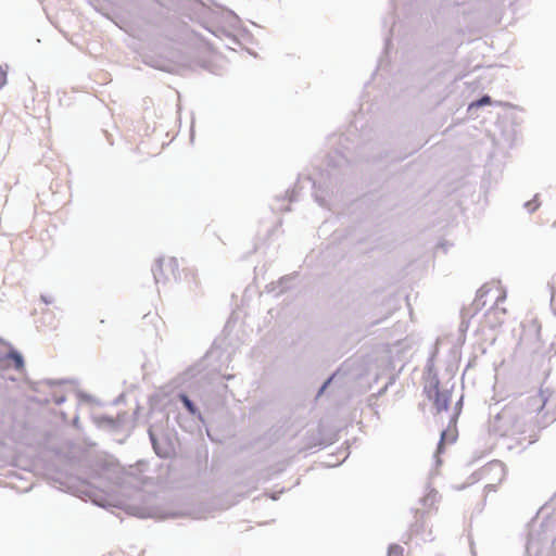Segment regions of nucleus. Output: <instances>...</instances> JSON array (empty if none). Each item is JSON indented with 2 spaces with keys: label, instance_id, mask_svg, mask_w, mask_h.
<instances>
[{
  "label": "nucleus",
  "instance_id": "a211bd4d",
  "mask_svg": "<svg viewBox=\"0 0 556 556\" xmlns=\"http://www.w3.org/2000/svg\"><path fill=\"white\" fill-rule=\"evenodd\" d=\"M333 377H334V375H331L329 378H327V379L323 382V384H321V386L319 387V389H318V392H317V395H316L317 397H318V396H320V395H321V394L327 390V388H328V387L330 386V383L332 382Z\"/></svg>",
  "mask_w": 556,
  "mask_h": 556
},
{
  "label": "nucleus",
  "instance_id": "7ed1b4c3",
  "mask_svg": "<svg viewBox=\"0 0 556 556\" xmlns=\"http://www.w3.org/2000/svg\"><path fill=\"white\" fill-rule=\"evenodd\" d=\"M463 404H464V395H462L455 403L454 412L450 418L447 428L442 430V432H441V438H440V441L437 446L438 452H442L444 450L445 442L453 443L456 441V439H457L456 425H457L458 417L463 409Z\"/></svg>",
  "mask_w": 556,
  "mask_h": 556
},
{
  "label": "nucleus",
  "instance_id": "6ab92c4d",
  "mask_svg": "<svg viewBox=\"0 0 556 556\" xmlns=\"http://www.w3.org/2000/svg\"><path fill=\"white\" fill-rule=\"evenodd\" d=\"M491 103V98L489 96H483L481 99H479L478 101L471 103L470 106H477V108H480L482 105H486V104H490Z\"/></svg>",
  "mask_w": 556,
  "mask_h": 556
},
{
  "label": "nucleus",
  "instance_id": "5701e85b",
  "mask_svg": "<svg viewBox=\"0 0 556 556\" xmlns=\"http://www.w3.org/2000/svg\"><path fill=\"white\" fill-rule=\"evenodd\" d=\"M479 307H477L475 309V312H471L469 308H466L464 307L462 311H460V314L463 312H465V318L468 319L470 321V318L478 312Z\"/></svg>",
  "mask_w": 556,
  "mask_h": 556
},
{
  "label": "nucleus",
  "instance_id": "cd10ccee",
  "mask_svg": "<svg viewBox=\"0 0 556 556\" xmlns=\"http://www.w3.org/2000/svg\"><path fill=\"white\" fill-rule=\"evenodd\" d=\"M64 401H65V399L62 396V397L56 399V400H55V403H56L58 405H60V404H62Z\"/></svg>",
  "mask_w": 556,
  "mask_h": 556
},
{
  "label": "nucleus",
  "instance_id": "9b49d317",
  "mask_svg": "<svg viewBox=\"0 0 556 556\" xmlns=\"http://www.w3.org/2000/svg\"><path fill=\"white\" fill-rule=\"evenodd\" d=\"M178 399L190 415L197 417L201 422L204 424L202 413L200 412L195 403L189 397L188 394H186L185 392H180L178 393Z\"/></svg>",
  "mask_w": 556,
  "mask_h": 556
},
{
  "label": "nucleus",
  "instance_id": "f3484780",
  "mask_svg": "<svg viewBox=\"0 0 556 556\" xmlns=\"http://www.w3.org/2000/svg\"><path fill=\"white\" fill-rule=\"evenodd\" d=\"M404 548L399 544H390L387 556H403Z\"/></svg>",
  "mask_w": 556,
  "mask_h": 556
},
{
  "label": "nucleus",
  "instance_id": "f8f14e48",
  "mask_svg": "<svg viewBox=\"0 0 556 556\" xmlns=\"http://www.w3.org/2000/svg\"><path fill=\"white\" fill-rule=\"evenodd\" d=\"M5 358L13 362L14 368L16 370H22L25 366L24 356L22 355L21 352H18L16 349L12 346L7 353Z\"/></svg>",
  "mask_w": 556,
  "mask_h": 556
},
{
  "label": "nucleus",
  "instance_id": "1a4fd4ad",
  "mask_svg": "<svg viewBox=\"0 0 556 556\" xmlns=\"http://www.w3.org/2000/svg\"><path fill=\"white\" fill-rule=\"evenodd\" d=\"M67 490L73 493L74 495L84 498V500H90L96 505L105 507V502L99 501L96 497H93V490L89 483L80 482L77 486H67Z\"/></svg>",
  "mask_w": 556,
  "mask_h": 556
},
{
  "label": "nucleus",
  "instance_id": "2eb2a0df",
  "mask_svg": "<svg viewBox=\"0 0 556 556\" xmlns=\"http://www.w3.org/2000/svg\"><path fill=\"white\" fill-rule=\"evenodd\" d=\"M438 492L435 490H431L427 495L420 498V502L424 506H432L435 502Z\"/></svg>",
  "mask_w": 556,
  "mask_h": 556
},
{
  "label": "nucleus",
  "instance_id": "20e7f679",
  "mask_svg": "<svg viewBox=\"0 0 556 556\" xmlns=\"http://www.w3.org/2000/svg\"><path fill=\"white\" fill-rule=\"evenodd\" d=\"M501 280H491L490 282H485L480 289L477 291L476 300L477 305H485V301H482L484 296L494 298V306H498L500 303L504 302L507 296V292L501 286Z\"/></svg>",
  "mask_w": 556,
  "mask_h": 556
},
{
  "label": "nucleus",
  "instance_id": "0eeeda50",
  "mask_svg": "<svg viewBox=\"0 0 556 556\" xmlns=\"http://www.w3.org/2000/svg\"><path fill=\"white\" fill-rule=\"evenodd\" d=\"M127 414H118L116 418L109 416V415H100L94 417V421L97 426L101 429L111 431V432H117L119 431L126 420Z\"/></svg>",
  "mask_w": 556,
  "mask_h": 556
},
{
  "label": "nucleus",
  "instance_id": "f03ea898",
  "mask_svg": "<svg viewBox=\"0 0 556 556\" xmlns=\"http://www.w3.org/2000/svg\"><path fill=\"white\" fill-rule=\"evenodd\" d=\"M426 367L429 377L427 384L424 387V393L427 399L432 402L438 414L447 410L451 402V390L440 389V379L438 374L433 370V364L431 361H428Z\"/></svg>",
  "mask_w": 556,
  "mask_h": 556
},
{
  "label": "nucleus",
  "instance_id": "423d86ee",
  "mask_svg": "<svg viewBox=\"0 0 556 556\" xmlns=\"http://www.w3.org/2000/svg\"><path fill=\"white\" fill-rule=\"evenodd\" d=\"M511 417V412L509 409H503L497 413L494 418L489 421V431L498 437L507 435Z\"/></svg>",
  "mask_w": 556,
  "mask_h": 556
},
{
  "label": "nucleus",
  "instance_id": "393cba45",
  "mask_svg": "<svg viewBox=\"0 0 556 556\" xmlns=\"http://www.w3.org/2000/svg\"><path fill=\"white\" fill-rule=\"evenodd\" d=\"M548 287L551 290V302L553 303L556 300V286L548 283Z\"/></svg>",
  "mask_w": 556,
  "mask_h": 556
},
{
  "label": "nucleus",
  "instance_id": "412c9836",
  "mask_svg": "<svg viewBox=\"0 0 556 556\" xmlns=\"http://www.w3.org/2000/svg\"><path fill=\"white\" fill-rule=\"evenodd\" d=\"M7 68L0 65V89L7 84Z\"/></svg>",
  "mask_w": 556,
  "mask_h": 556
},
{
  "label": "nucleus",
  "instance_id": "39448f33",
  "mask_svg": "<svg viewBox=\"0 0 556 556\" xmlns=\"http://www.w3.org/2000/svg\"><path fill=\"white\" fill-rule=\"evenodd\" d=\"M154 277L168 278L179 275L178 262L174 256H161L152 268Z\"/></svg>",
  "mask_w": 556,
  "mask_h": 556
},
{
  "label": "nucleus",
  "instance_id": "dca6fc26",
  "mask_svg": "<svg viewBox=\"0 0 556 556\" xmlns=\"http://www.w3.org/2000/svg\"><path fill=\"white\" fill-rule=\"evenodd\" d=\"M125 510L128 514H131V515H135V516H139L141 518L146 517V514H143V508H141L139 506H136V505H125Z\"/></svg>",
  "mask_w": 556,
  "mask_h": 556
},
{
  "label": "nucleus",
  "instance_id": "b1692460",
  "mask_svg": "<svg viewBox=\"0 0 556 556\" xmlns=\"http://www.w3.org/2000/svg\"><path fill=\"white\" fill-rule=\"evenodd\" d=\"M40 300H41L45 304H47V305H49V304H52V303H53V298H52L51 295H49V294H43V293H42V294H40Z\"/></svg>",
  "mask_w": 556,
  "mask_h": 556
},
{
  "label": "nucleus",
  "instance_id": "4468645a",
  "mask_svg": "<svg viewBox=\"0 0 556 556\" xmlns=\"http://www.w3.org/2000/svg\"><path fill=\"white\" fill-rule=\"evenodd\" d=\"M530 401L533 403L532 406H535V410L540 412L547 402V396L545 395V391L540 390L539 394L531 397Z\"/></svg>",
  "mask_w": 556,
  "mask_h": 556
},
{
  "label": "nucleus",
  "instance_id": "ddd939ff",
  "mask_svg": "<svg viewBox=\"0 0 556 556\" xmlns=\"http://www.w3.org/2000/svg\"><path fill=\"white\" fill-rule=\"evenodd\" d=\"M286 280H271L269 283L265 286L266 293H274L275 296H278L283 291V282Z\"/></svg>",
  "mask_w": 556,
  "mask_h": 556
},
{
  "label": "nucleus",
  "instance_id": "4be33fe9",
  "mask_svg": "<svg viewBox=\"0 0 556 556\" xmlns=\"http://www.w3.org/2000/svg\"><path fill=\"white\" fill-rule=\"evenodd\" d=\"M490 469H498L501 471L504 470L503 463L500 460H494L489 464Z\"/></svg>",
  "mask_w": 556,
  "mask_h": 556
},
{
  "label": "nucleus",
  "instance_id": "9d476101",
  "mask_svg": "<svg viewBox=\"0 0 556 556\" xmlns=\"http://www.w3.org/2000/svg\"><path fill=\"white\" fill-rule=\"evenodd\" d=\"M544 543L540 532L531 531L528 535L523 556H541Z\"/></svg>",
  "mask_w": 556,
  "mask_h": 556
},
{
  "label": "nucleus",
  "instance_id": "6e6552de",
  "mask_svg": "<svg viewBox=\"0 0 556 556\" xmlns=\"http://www.w3.org/2000/svg\"><path fill=\"white\" fill-rule=\"evenodd\" d=\"M102 475L112 482V486L110 488L111 492H115L114 488L122 491L128 483V480L134 479L128 472L121 471L117 468L113 470L105 469Z\"/></svg>",
  "mask_w": 556,
  "mask_h": 556
},
{
  "label": "nucleus",
  "instance_id": "aec40b11",
  "mask_svg": "<svg viewBox=\"0 0 556 556\" xmlns=\"http://www.w3.org/2000/svg\"><path fill=\"white\" fill-rule=\"evenodd\" d=\"M469 320L465 318V312L462 313V320H460V324H459V331L460 332H466L469 328Z\"/></svg>",
  "mask_w": 556,
  "mask_h": 556
},
{
  "label": "nucleus",
  "instance_id": "a878e982",
  "mask_svg": "<svg viewBox=\"0 0 556 556\" xmlns=\"http://www.w3.org/2000/svg\"><path fill=\"white\" fill-rule=\"evenodd\" d=\"M392 381H393V379H391V381H390V382H389L384 388H382V389L378 392V394H379V395L383 394V393L386 392V390L388 389V386H389V384H391V383H392Z\"/></svg>",
  "mask_w": 556,
  "mask_h": 556
},
{
  "label": "nucleus",
  "instance_id": "bb28decb",
  "mask_svg": "<svg viewBox=\"0 0 556 556\" xmlns=\"http://www.w3.org/2000/svg\"><path fill=\"white\" fill-rule=\"evenodd\" d=\"M269 496L273 501H277L279 498V493L274 492Z\"/></svg>",
  "mask_w": 556,
  "mask_h": 556
},
{
  "label": "nucleus",
  "instance_id": "f257e3e1",
  "mask_svg": "<svg viewBox=\"0 0 556 556\" xmlns=\"http://www.w3.org/2000/svg\"><path fill=\"white\" fill-rule=\"evenodd\" d=\"M168 417L150 425L148 435L154 453L163 459L172 458L176 454L177 433L169 428Z\"/></svg>",
  "mask_w": 556,
  "mask_h": 556
}]
</instances>
